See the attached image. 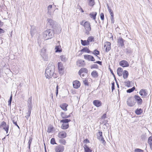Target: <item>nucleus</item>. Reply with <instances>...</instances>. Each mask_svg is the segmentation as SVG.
I'll use <instances>...</instances> for the list:
<instances>
[{
  "instance_id": "49530a36",
  "label": "nucleus",
  "mask_w": 152,
  "mask_h": 152,
  "mask_svg": "<svg viewBox=\"0 0 152 152\" xmlns=\"http://www.w3.org/2000/svg\"><path fill=\"white\" fill-rule=\"evenodd\" d=\"M93 54L95 55H96V56L98 57V56H97V55H99V52L97 50H94V51Z\"/></svg>"
},
{
  "instance_id": "774afa93",
  "label": "nucleus",
  "mask_w": 152,
  "mask_h": 152,
  "mask_svg": "<svg viewBox=\"0 0 152 152\" xmlns=\"http://www.w3.org/2000/svg\"><path fill=\"white\" fill-rule=\"evenodd\" d=\"M111 48H106V51L107 52H108L110 50Z\"/></svg>"
},
{
  "instance_id": "6ab92c4d",
  "label": "nucleus",
  "mask_w": 152,
  "mask_h": 152,
  "mask_svg": "<svg viewBox=\"0 0 152 152\" xmlns=\"http://www.w3.org/2000/svg\"><path fill=\"white\" fill-rule=\"evenodd\" d=\"M97 14L96 12H93L90 13L89 15L91 18H92L94 20H95Z\"/></svg>"
},
{
  "instance_id": "864d4df0",
  "label": "nucleus",
  "mask_w": 152,
  "mask_h": 152,
  "mask_svg": "<svg viewBox=\"0 0 152 152\" xmlns=\"http://www.w3.org/2000/svg\"><path fill=\"white\" fill-rule=\"evenodd\" d=\"M12 122L13 123V124L15 125H16V126H17L18 128L20 129V127H19V126L17 124V121H15L14 120H12Z\"/></svg>"
},
{
  "instance_id": "4be33fe9",
  "label": "nucleus",
  "mask_w": 152,
  "mask_h": 152,
  "mask_svg": "<svg viewBox=\"0 0 152 152\" xmlns=\"http://www.w3.org/2000/svg\"><path fill=\"white\" fill-rule=\"evenodd\" d=\"M87 40L89 45L90 42H94V38L93 36H91L88 37Z\"/></svg>"
},
{
  "instance_id": "f03ea898",
  "label": "nucleus",
  "mask_w": 152,
  "mask_h": 152,
  "mask_svg": "<svg viewBox=\"0 0 152 152\" xmlns=\"http://www.w3.org/2000/svg\"><path fill=\"white\" fill-rule=\"evenodd\" d=\"M84 22V21H82L80 23L81 25H83L85 30V34L87 35L90 34V31L91 30V27L90 23L88 21H86L83 24Z\"/></svg>"
},
{
  "instance_id": "603ef678",
  "label": "nucleus",
  "mask_w": 152,
  "mask_h": 152,
  "mask_svg": "<svg viewBox=\"0 0 152 152\" xmlns=\"http://www.w3.org/2000/svg\"><path fill=\"white\" fill-rule=\"evenodd\" d=\"M126 51L127 53H131L132 51L129 48H126Z\"/></svg>"
},
{
  "instance_id": "69168bd1",
  "label": "nucleus",
  "mask_w": 152,
  "mask_h": 152,
  "mask_svg": "<svg viewBox=\"0 0 152 152\" xmlns=\"http://www.w3.org/2000/svg\"><path fill=\"white\" fill-rule=\"evenodd\" d=\"M3 25V23L0 20V27L2 26Z\"/></svg>"
},
{
  "instance_id": "a19ab883",
  "label": "nucleus",
  "mask_w": 152,
  "mask_h": 152,
  "mask_svg": "<svg viewBox=\"0 0 152 152\" xmlns=\"http://www.w3.org/2000/svg\"><path fill=\"white\" fill-rule=\"evenodd\" d=\"M60 57L61 60L62 61H65L67 60V58L64 56H61Z\"/></svg>"
},
{
  "instance_id": "dca6fc26",
  "label": "nucleus",
  "mask_w": 152,
  "mask_h": 152,
  "mask_svg": "<svg viewBox=\"0 0 152 152\" xmlns=\"http://www.w3.org/2000/svg\"><path fill=\"white\" fill-rule=\"evenodd\" d=\"M32 110V108H31V106L30 105L28 106V111L26 113V115L25 117L28 119L29 117L31 115V111Z\"/></svg>"
},
{
  "instance_id": "412c9836",
  "label": "nucleus",
  "mask_w": 152,
  "mask_h": 152,
  "mask_svg": "<svg viewBox=\"0 0 152 152\" xmlns=\"http://www.w3.org/2000/svg\"><path fill=\"white\" fill-rule=\"evenodd\" d=\"M123 77L124 79H126L129 75V73L126 70H124L123 72Z\"/></svg>"
},
{
  "instance_id": "5701e85b",
  "label": "nucleus",
  "mask_w": 152,
  "mask_h": 152,
  "mask_svg": "<svg viewBox=\"0 0 152 152\" xmlns=\"http://www.w3.org/2000/svg\"><path fill=\"white\" fill-rule=\"evenodd\" d=\"M91 75L94 77H96L98 76V73L96 70H94L91 73Z\"/></svg>"
},
{
  "instance_id": "e2e57ef3",
  "label": "nucleus",
  "mask_w": 152,
  "mask_h": 152,
  "mask_svg": "<svg viewBox=\"0 0 152 152\" xmlns=\"http://www.w3.org/2000/svg\"><path fill=\"white\" fill-rule=\"evenodd\" d=\"M95 63H96L100 65H102V62L99 61H97Z\"/></svg>"
},
{
  "instance_id": "423d86ee",
  "label": "nucleus",
  "mask_w": 152,
  "mask_h": 152,
  "mask_svg": "<svg viewBox=\"0 0 152 152\" xmlns=\"http://www.w3.org/2000/svg\"><path fill=\"white\" fill-rule=\"evenodd\" d=\"M124 40L121 37H119L118 39V45L119 47H123L124 45Z\"/></svg>"
},
{
  "instance_id": "393cba45",
  "label": "nucleus",
  "mask_w": 152,
  "mask_h": 152,
  "mask_svg": "<svg viewBox=\"0 0 152 152\" xmlns=\"http://www.w3.org/2000/svg\"><path fill=\"white\" fill-rule=\"evenodd\" d=\"M48 24L49 25L51 26L52 28H53V26L54 25V22L53 20L51 19H48Z\"/></svg>"
},
{
  "instance_id": "4c0bfd02",
  "label": "nucleus",
  "mask_w": 152,
  "mask_h": 152,
  "mask_svg": "<svg viewBox=\"0 0 152 152\" xmlns=\"http://www.w3.org/2000/svg\"><path fill=\"white\" fill-rule=\"evenodd\" d=\"M59 142L60 143L64 145H65L66 143V140L63 139H61L59 140Z\"/></svg>"
},
{
  "instance_id": "bb28decb",
  "label": "nucleus",
  "mask_w": 152,
  "mask_h": 152,
  "mask_svg": "<svg viewBox=\"0 0 152 152\" xmlns=\"http://www.w3.org/2000/svg\"><path fill=\"white\" fill-rule=\"evenodd\" d=\"M71 121L70 119L65 118V119L61 120L60 122L61 123L67 124L70 121Z\"/></svg>"
},
{
  "instance_id": "ddd939ff",
  "label": "nucleus",
  "mask_w": 152,
  "mask_h": 152,
  "mask_svg": "<svg viewBox=\"0 0 152 152\" xmlns=\"http://www.w3.org/2000/svg\"><path fill=\"white\" fill-rule=\"evenodd\" d=\"M73 87L75 88H77L80 87V82L77 80H76L73 82Z\"/></svg>"
},
{
  "instance_id": "ea45409f",
  "label": "nucleus",
  "mask_w": 152,
  "mask_h": 152,
  "mask_svg": "<svg viewBox=\"0 0 152 152\" xmlns=\"http://www.w3.org/2000/svg\"><path fill=\"white\" fill-rule=\"evenodd\" d=\"M81 52H86L88 53H89L90 52V50H89L88 48H83V49L81 50Z\"/></svg>"
},
{
  "instance_id": "052dcab7",
  "label": "nucleus",
  "mask_w": 152,
  "mask_h": 152,
  "mask_svg": "<svg viewBox=\"0 0 152 152\" xmlns=\"http://www.w3.org/2000/svg\"><path fill=\"white\" fill-rule=\"evenodd\" d=\"M89 141L87 139H86L84 141V142L86 144L87 143H89Z\"/></svg>"
},
{
  "instance_id": "20e7f679",
  "label": "nucleus",
  "mask_w": 152,
  "mask_h": 152,
  "mask_svg": "<svg viewBox=\"0 0 152 152\" xmlns=\"http://www.w3.org/2000/svg\"><path fill=\"white\" fill-rule=\"evenodd\" d=\"M126 103L127 105L130 107L133 106L136 103L134 98L132 97L128 98Z\"/></svg>"
},
{
  "instance_id": "9b49d317",
  "label": "nucleus",
  "mask_w": 152,
  "mask_h": 152,
  "mask_svg": "<svg viewBox=\"0 0 152 152\" xmlns=\"http://www.w3.org/2000/svg\"><path fill=\"white\" fill-rule=\"evenodd\" d=\"M66 136V133L64 131L59 132L58 134V137L60 138H65Z\"/></svg>"
},
{
  "instance_id": "a18cd8bd",
  "label": "nucleus",
  "mask_w": 152,
  "mask_h": 152,
  "mask_svg": "<svg viewBox=\"0 0 152 152\" xmlns=\"http://www.w3.org/2000/svg\"><path fill=\"white\" fill-rule=\"evenodd\" d=\"M148 142L149 144L150 145V144L152 143V136H151L149 137L148 140Z\"/></svg>"
},
{
  "instance_id": "13d9d810",
  "label": "nucleus",
  "mask_w": 152,
  "mask_h": 152,
  "mask_svg": "<svg viewBox=\"0 0 152 152\" xmlns=\"http://www.w3.org/2000/svg\"><path fill=\"white\" fill-rule=\"evenodd\" d=\"M106 117V114H104L103 115L102 117V119H104Z\"/></svg>"
},
{
  "instance_id": "8fccbe9b",
  "label": "nucleus",
  "mask_w": 152,
  "mask_h": 152,
  "mask_svg": "<svg viewBox=\"0 0 152 152\" xmlns=\"http://www.w3.org/2000/svg\"><path fill=\"white\" fill-rule=\"evenodd\" d=\"M126 85L128 87H130V81H128L125 83Z\"/></svg>"
},
{
  "instance_id": "3c124183",
  "label": "nucleus",
  "mask_w": 152,
  "mask_h": 152,
  "mask_svg": "<svg viewBox=\"0 0 152 152\" xmlns=\"http://www.w3.org/2000/svg\"><path fill=\"white\" fill-rule=\"evenodd\" d=\"M12 95H11L10 98V99L8 101V105H10V106H11V102H12Z\"/></svg>"
},
{
  "instance_id": "338daca9",
  "label": "nucleus",
  "mask_w": 152,
  "mask_h": 152,
  "mask_svg": "<svg viewBox=\"0 0 152 152\" xmlns=\"http://www.w3.org/2000/svg\"><path fill=\"white\" fill-rule=\"evenodd\" d=\"M9 129V128H6V129H5V130H4L6 131V133L7 134L8 133Z\"/></svg>"
},
{
  "instance_id": "680f3d73",
  "label": "nucleus",
  "mask_w": 152,
  "mask_h": 152,
  "mask_svg": "<svg viewBox=\"0 0 152 152\" xmlns=\"http://www.w3.org/2000/svg\"><path fill=\"white\" fill-rule=\"evenodd\" d=\"M4 32L5 31L3 29L0 28V34H2L4 33Z\"/></svg>"
},
{
  "instance_id": "c9c22d12",
  "label": "nucleus",
  "mask_w": 152,
  "mask_h": 152,
  "mask_svg": "<svg viewBox=\"0 0 152 152\" xmlns=\"http://www.w3.org/2000/svg\"><path fill=\"white\" fill-rule=\"evenodd\" d=\"M52 6L51 5H50L48 7V12L50 15H51V10L52 8Z\"/></svg>"
},
{
  "instance_id": "72a5a7b5",
  "label": "nucleus",
  "mask_w": 152,
  "mask_h": 152,
  "mask_svg": "<svg viewBox=\"0 0 152 152\" xmlns=\"http://www.w3.org/2000/svg\"><path fill=\"white\" fill-rule=\"evenodd\" d=\"M111 45V44L110 42H106L104 43V48H110Z\"/></svg>"
},
{
  "instance_id": "6e6d98bb",
  "label": "nucleus",
  "mask_w": 152,
  "mask_h": 152,
  "mask_svg": "<svg viewBox=\"0 0 152 152\" xmlns=\"http://www.w3.org/2000/svg\"><path fill=\"white\" fill-rule=\"evenodd\" d=\"M102 133L101 132H98V133L97 134V137H98L99 136H102Z\"/></svg>"
},
{
  "instance_id": "7ed1b4c3",
  "label": "nucleus",
  "mask_w": 152,
  "mask_h": 152,
  "mask_svg": "<svg viewBox=\"0 0 152 152\" xmlns=\"http://www.w3.org/2000/svg\"><path fill=\"white\" fill-rule=\"evenodd\" d=\"M53 35L51 32V30L49 29L46 30L43 36L46 40L51 38Z\"/></svg>"
},
{
  "instance_id": "bf43d9fd",
  "label": "nucleus",
  "mask_w": 152,
  "mask_h": 152,
  "mask_svg": "<svg viewBox=\"0 0 152 152\" xmlns=\"http://www.w3.org/2000/svg\"><path fill=\"white\" fill-rule=\"evenodd\" d=\"M32 140V138L30 137L29 140L28 142V144L31 145V141Z\"/></svg>"
},
{
  "instance_id": "39448f33",
  "label": "nucleus",
  "mask_w": 152,
  "mask_h": 152,
  "mask_svg": "<svg viewBox=\"0 0 152 152\" xmlns=\"http://www.w3.org/2000/svg\"><path fill=\"white\" fill-rule=\"evenodd\" d=\"M64 150V147L61 145L56 146L55 148L56 152H63Z\"/></svg>"
},
{
  "instance_id": "2f4dec72",
  "label": "nucleus",
  "mask_w": 152,
  "mask_h": 152,
  "mask_svg": "<svg viewBox=\"0 0 152 152\" xmlns=\"http://www.w3.org/2000/svg\"><path fill=\"white\" fill-rule=\"evenodd\" d=\"M58 67L59 70L62 71L63 70V64L60 62L58 63Z\"/></svg>"
},
{
  "instance_id": "7c9ffc66",
  "label": "nucleus",
  "mask_w": 152,
  "mask_h": 152,
  "mask_svg": "<svg viewBox=\"0 0 152 152\" xmlns=\"http://www.w3.org/2000/svg\"><path fill=\"white\" fill-rule=\"evenodd\" d=\"M88 5L93 7L95 4L94 0H88Z\"/></svg>"
},
{
  "instance_id": "2eb2a0df",
  "label": "nucleus",
  "mask_w": 152,
  "mask_h": 152,
  "mask_svg": "<svg viewBox=\"0 0 152 152\" xmlns=\"http://www.w3.org/2000/svg\"><path fill=\"white\" fill-rule=\"evenodd\" d=\"M0 128H3L4 130L6 129V128H9V125H7L6 123L4 121H3L0 125Z\"/></svg>"
},
{
  "instance_id": "473e14b6",
  "label": "nucleus",
  "mask_w": 152,
  "mask_h": 152,
  "mask_svg": "<svg viewBox=\"0 0 152 152\" xmlns=\"http://www.w3.org/2000/svg\"><path fill=\"white\" fill-rule=\"evenodd\" d=\"M53 126L52 125L49 126L48 128L47 129V132L48 133H50L51 132H52L53 129Z\"/></svg>"
},
{
  "instance_id": "f3484780",
  "label": "nucleus",
  "mask_w": 152,
  "mask_h": 152,
  "mask_svg": "<svg viewBox=\"0 0 152 152\" xmlns=\"http://www.w3.org/2000/svg\"><path fill=\"white\" fill-rule=\"evenodd\" d=\"M107 8L108 9L109 12L110 13V14L111 16V20L112 21H114V19L113 18V11L112 10H111L109 7V6H108L107 7Z\"/></svg>"
},
{
  "instance_id": "a878e982",
  "label": "nucleus",
  "mask_w": 152,
  "mask_h": 152,
  "mask_svg": "<svg viewBox=\"0 0 152 152\" xmlns=\"http://www.w3.org/2000/svg\"><path fill=\"white\" fill-rule=\"evenodd\" d=\"M84 149L85 152H91L92 151L86 145H84Z\"/></svg>"
},
{
  "instance_id": "4468645a",
  "label": "nucleus",
  "mask_w": 152,
  "mask_h": 152,
  "mask_svg": "<svg viewBox=\"0 0 152 152\" xmlns=\"http://www.w3.org/2000/svg\"><path fill=\"white\" fill-rule=\"evenodd\" d=\"M88 72V69L86 68H82L79 71L78 74L81 76V74L83 73H87Z\"/></svg>"
},
{
  "instance_id": "f257e3e1",
  "label": "nucleus",
  "mask_w": 152,
  "mask_h": 152,
  "mask_svg": "<svg viewBox=\"0 0 152 152\" xmlns=\"http://www.w3.org/2000/svg\"><path fill=\"white\" fill-rule=\"evenodd\" d=\"M55 71V66L53 63L49 64L47 67L45 75L47 78H51L53 75Z\"/></svg>"
},
{
  "instance_id": "0eeeda50",
  "label": "nucleus",
  "mask_w": 152,
  "mask_h": 152,
  "mask_svg": "<svg viewBox=\"0 0 152 152\" xmlns=\"http://www.w3.org/2000/svg\"><path fill=\"white\" fill-rule=\"evenodd\" d=\"M138 105H141L142 103V100L140 97L137 95H134V98Z\"/></svg>"
},
{
  "instance_id": "6e6552de",
  "label": "nucleus",
  "mask_w": 152,
  "mask_h": 152,
  "mask_svg": "<svg viewBox=\"0 0 152 152\" xmlns=\"http://www.w3.org/2000/svg\"><path fill=\"white\" fill-rule=\"evenodd\" d=\"M139 94L142 97H145L148 95V91L146 89H142L140 91Z\"/></svg>"
},
{
  "instance_id": "4d7b16f0",
  "label": "nucleus",
  "mask_w": 152,
  "mask_h": 152,
  "mask_svg": "<svg viewBox=\"0 0 152 152\" xmlns=\"http://www.w3.org/2000/svg\"><path fill=\"white\" fill-rule=\"evenodd\" d=\"M58 85H57V86L56 87V96H57V95L58 94Z\"/></svg>"
},
{
  "instance_id": "37998d69",
  "label": "nucleus",
  "mask_w": 152,
  "mask_h": 152,
  "mask_svg": "<svg viewBox=\"0 0 152 152\" xmlns=\"http://www.w3.org/2000/svg\"><path fill=\"white\" fill-rule=\"evenodd\" d=\"M61 115L63 118H66L65 117H66V115L65 113L63 112H61Z\"/></svg>"
},
{
  "instance_id": "e433bc0d",
  "label": "nucleus",
  "mask_w": 152,
  "mask_h": 152,
  "mask_svg": "<svg viewBox=\"0 0 152 152\" xmlns=\"http://www.w3.org/2000/svg\"><path fill=\"white\" fill-rule=\"evenodd\" d=\"M46 52V50L45 48H42L41 50V52L40 53L41 55L43 58V56L45 55V53Z\"/></svg>"
},
{
  "instance_id": "79ce46f5",
  "label": "nucleus",
  "mask_w": 152,
  "mask_h": 152,
  "mask_svg": "<svg viewBox=\"0 0 152 152\" xmlns=\"http://www.w3.org/2000/svg\"><path fill=\"white\" fill-rule=\"evenodd\" d=\"M50 143L51 144L54 145L55 144H56L55 140V138H52L50 140Z\"/></svg>"
},
{
  "instance_id": "f704fd0d",
  "label": "nucleus",
  "mask_w": 152,
  "mask_h": 152,
  "mask_svg": "<svg viewBox=\"0 0 152 152\" xmlns=\"http://www.w3.org/2000/svg\"><path fill=\"white\" fill-rule=\"evenodd\" d=\"M30 105L31 106V108H32V100L31 98H29L28 101V106Z\"/></svg>"
},
{
  "instance_id": "c03bdc74",
  "label": "nucleus",
  "mask_w": 152,
  "mask_h": 152,
  "mask_svg": "<svg viewBox=\"0 0 152 152\" xmlns=\"http://www.w3.org/2000/svg\"><path fill=\"white\" fill-rule=\"evenodd\" d=\"M100 17L101 20L103 21L104 20V16L103 13H101L100 14Z\"/></svg>"
},
{
  "instance_id": "f8f14e48",
  "label": "nucleus",
  "mask_w": 152,
  "mask_h": 152,
  "mask_svg": "<svg viewBox=\"0 0 152 152\" xmlns=\"http://www.w3.org/2000/svg\"><path fill=\"white\" fill-rule=\"evenodd\" d=\"M93 104L96 107H99L101 106L102 103L99 100H94L93 102Z\"/></svg>"
},
{
  "instance_id": "c85d7f7f",
  "label": "nucleus",
  "mask_w": 152,
  "mask_h": 152,
  "mask_svg": "<svg viewBox=\"0 0 152 152\" xmlns=\"http://www.w3.org/2000/svg\"><path fill=\"white\" fill-rule=\"evenodd\" d=\"M142 112V110L141 108H138L135 111V113L137 115H140Z\"/></svg>"
},
{
  "instance_id": "a211bd4d",
  "label": "nucleus",
  "mask_w": 152,
  "mask_h": 152,
  "mask_svg": "<svg viewBox=\"0 0 152 152\" xmlns=\"http://www.w3.org/2000/svg\"><path fill=\"white\" fill-rule=\"evenodd\" d=\"M68 105L66 103H64L60 105V107L64 110L66 111L67 110V107Z\"/></svg>"
},
{
  "instance_id": "0e129e2a",
  "label": "nucleus",
  "mask_w": 152,
  "mask_h": 152,
  "mask_svg": "<svg viewBox=\"0 0 152 152\" xmlns=\"http://www.w3.org/2000/svg\"><path fill=\"white\" fill-rule=\"evenodd\" d=\"M109 69H110L111 73L112 74V75H113L114 73H113V70L110 68H109Z\"/></svg>"
},
{
  "instance_id": "9d476101",
  "label": "nucleus",
  "mask_w": 152,
  "mask_h": 152,
  "mask_svg": "<svg viewBox=\"0 0 152 152\" xmlns=\"http://www.w3.org/2000/svg\"><path fill=\"white\" fill-rule=\"evenodd\" d=\"M120 65L123 67L128 66L129 65L128 62L125 60H122L119 63Z\"/></svg>"
},
{
  "instance_id": "1a4fd4ad",
  "label": "nucleus",
  "mask_w": 152,
  "mask_h": 152,
  "mask_svg": "<svg viewBox=\"0 0 152 152\" xmlns=\"http://www.w3.org/2000/svg\"><path fill=\"white\" fill-rule=\"evenodd\" d=\"M84 58L85 59L89 61H95V59L94 57L91 55H85L84 56Z\"/></svg>"
},
{
  "instance_id": "5fc2aeb1",
  "label": "nucleus",
  "mask_w": 152,
  "mask_h": 152,
  "mask_svg": "<svg viewBox=\"0 0 152 152\" xmlns=\"http://www.w3.org/2000/svg\"><path fill=\"white\" fill-rule=\"evenodd\" d=\"M83 82L85 85H88V80H87L86 79H85L84 80H83Z\"/></svg>"
},
{
  "instance_id": "b1692460",
  "label": "nucleus",
  "mask_w": 152,
  "mask_h": 152,
  "mask_svg": "<svg viewBox=\"0 0 152 152\" xmlns=\"http://www.w3.org/2000/svg\"><path fill=\"white\" fill-rule=\"evenodd\" d=\"M69 127V124L63 123L61 126V128L63 129H66L68 128Z\"/></svg>"
},
{
  "instance_id": "09e8293b",
  "label": "nucleus",
  "mask_w": 152,
  "mask_h": 152,
  "mask_svg": "<svg viewBox=\"0 0 152 152\" xmlns=\"http://www.w3.org/2000/svg\"><path fill=\"white\" fill-rule=\"evenodd\" d=\"M98 67V66L96 64H94L91 66V69L97 68Z\"/></svg>"
},
{
  "instance_id": "aec40b11",
  "label": "nucleus",
  "mask_w": 152,
  "mask_h": 152,
  "mask_svg": "<svg viewBox=\"0 0 152 152\" xmlns=\"http://www.w3.org/2000/svg\"><path fill=\"white\" fill-rule=\"evenodd\" d=\"M123 69L121 67L118 68L117 69V74L119 76H122V74Z\"/></svg>"
},
{
  "instance_id": "de8ad7c7",
  "label": "nucleus",
  "mask_w": 152,
  "mask_h": 152,
  "mask_svg": "<svg viewBox=\"0 0 152 152\" xmlns=\"http://www.w3.org/2000/svg\"><path fill=\"white\" fill-rule=\"evenodd\" d=\"M55 49H56L55 51L56 53H60L62 51L61 48H55Z\"/></svg>"
},
{
  "instance_id": "c756f323",
  "label": "nucleus",
  "mask_w": 152,
  "mask_h": 152,
  "mask_svg": "<svg viewBox=\"0 0 152 152\" xmlns=\"http://www.w3.org/2000/svg\"><path fill=\"white\" fill-rule=\"evenodd\" d=\"M97 138L99 140L101 141L103 144H104L106 143V142L103 138L102 136H99V137H97Z\"/></svg>"
},
{
  "instance_id": "cd10ccee",
  "label": "nucleus",
  "mask_w": 152,
  "mask_h": 152,
  "mask_svg": "<svg viewBox=\"0 0 152 152\" xmlns=\"http://www.w3.org/2000/svg\"><path fill=\"white\" fill-rule=\"evenodd\" d=\"M81 44L83 46L88 45H89V43L87 40H81Z\"/></svg>"
},
{
  "instance_id": "58836bf2",
  "label": "nucleus",
  "mask_w": 152,
  "mask_h": 152,
  "mask_svg": "<svg viewBox=\"0 0 152 152\" xmlns=\"http://www.w3.org/2000/svg\"><path fill=\"white\" fill-rule=\"evenodd\" d=\"M135 89V87L134 86L132 88L129 89L127 90L126 91V92L128 93H130L134 91Z\"/></svg>"
}]
</instances>
